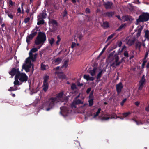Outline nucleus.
<instances>
[{"instance_id": "f257e3e1", "label": "nucleus", "mask_w": 149, "mask_h": 149, "mask_svg": "<svg viewBox=\"0 0 149 149\" xmlns=\"http://www.w3.org/2000/svg\"><path fill=\"white\" fill-rule=\"evenodd\" d=\"M38 50V49L34 48L32 49L29 53V56L25 60V63L23 64L22 66L23 69H24L25 71L27 72L30 70V68L32 66L33 67V64L31 63L32 62L36 61L37 54L35 53Z\"/></svg>"}, {"instance_id": "f03ea898", "label": "nucleus", "mask_w": 149, "mask_h": 149, "mask_svg": "<svg viewBox=\"0 0 149 149\" xmlns=\"http://www.w3.org/2000/svg\"><path fill=\"white\" fill-rule=\"evenodd\" d=\"M55 98H51L46 101L43 105V108H45L47 111H49L51 109L56 103L58 102Z\"/></svg>"}, {"instance_id": "7ed1b4c3", "label": "nucleus", "mask_w": 149, "mask_h": 149, "mask_svg": "<svg viewBox=\"0 0 149 149\" xmlns=\"http://www.w3.org/2000/svg\"><path fill=\"white\" fill-rule=\"evenodd\" d=\"M46 40L45 34L41 32L39 33L38 36L35 40V43L36 45H39L43 44Z\"/></svg>"}, {"instance_id": "20e7f679", "label": "nucleus", "mask_w": 149, "mask_h": 149, "mask_svg": "<svg viewBox=\"0 0 149 149\" xmlns=\"http://www.w3.org/2000/svg\"><path fill=\"white\" fill-rule=\"evenodd\" d=\"M38 29V28L36 27L32 31L31 33L27 37L26 41L28 44L29 43L31 40L37 33Z\"/></svg>"}, {"instance_id": "39448f33", "label": "nucleus", "mask_w": 149, "mask_h": 149, "mask_svg": "<svg viewBox=\"0 0 149 149\" xmlns=\"http://www.w3.org/2000/svg\"><path fill=\"white\" fill-rule=\"evenodd\" d=\"M149 19V13H143L139 17V18L137 19V22L146 21Z\"/></svg>"}, {"instance_id": "423d86ee", "label": "nucleus", "mask_w": 149, "mask_h": 149, "mask_svg": "<svg viewBox=\"0 0 149 149\" xmlns=\"http://www.w3.org/2000/svg\"><path fill=\"white\" fill-rule=\"evenodd\" d=\"M54 98L57 100V102H58L59 101L63 102L64 100L66 99L65 96L64 95L63 91L60 92L57 95L56 97Z\"/></svg>"}, {"instance_id": "0eeeda50", "label": "nucleus", "mask_w": 149, "mask_h": 149, "mask_svg": "<svg viewBox=\"0 0 149 149\" xmlns=\"http://www.w3.org/2000/svg\"><path fill=\"white\" fill-rule=\"evenodd\" d=\"M19 73L17 74H18V77L20 81L22 82H26L27 81L28 77L25 74L22 73H20V72Z\"/></svg>"}, {"instance_id": "6e6552de", "label": "nucleus", "mask_w": 149, "mask_h": 149, "mask_svg": "<svg viewBox=\"0 0 149 149\" xmlns=\"http://www.w3.org/2000/svg\"><path fill=\"white\" fill-rule=\"evenodd\" d=\"M121 62V61L119 60L118 56L117 55H115L112 59V66H117L119 65Z\"/></svg>"}, {"instance_id": "1a4fd4ad", "label": "nucleus", "mask_w": 149, "mask_h": 149, "mask_svg": "<svg viewBox=\"0 0 149 149\" xmlns=\"http://www.w3.org/2000/svg\"><path fill=\"white\" fill-rule=\"evenodd\" d=\"M105 70L104 69L102 68H96V74H97V79L100 78L103 73L105 72Z\"/></svg>"}, {"instance_id": "9d476101", "label": "nucleus", "mask_w": 149, "mask_h": 149, "mask_svg": "<svg viewBox=\"0 0 149 149\" xmlns=\"http://www.w3.org/2000/svg\"><path fill=\"white\" fill-rule=\"evenodd\" d=\"M127 44L129 46H131L134 44L135 40V38L134 36H130L127 39Z\"/></svg>"}, {"instance_id": "9b49d317", "label": "nucleus", "mask_w": 149, "mask_h": 149, "mask_svg": "<svg viewBox=\"0 0 149 149\" xmlns=\"http://www.w3.org/2000/svg\"><path fill=\"white\" fill-rule=\"evenodd\" d=\"M123 88V86L121 83L120 82L116 85V89L117 93V95H119L120 93L121 90Z\"/></svg>"}, {"instance_id": "f8f14e48", "label": "nucleus", "mask_w": 149, "mask_h": 149, "mask_svg": "<svg viewBox=\"0 0 149 149\" xmlns=\"http://www.w3.org/2000/svg\"><path fill=\"white\" fill-rule=\"evenodd\" d=\"M60 113L63 115V116H65L67 115L68 113V109L65 107H60Z\"/></svg>"}, {"instance_id": "ddd939ff", "label": "nucleus", "mask_w": 149, "mask_h": 149, "mask_svg": "<svg viewBox=\"0 0 149 149\" xmlns=\"http://www.w3.org/2000/svg\"><path fill=\"white\" fill-rule=\"evenodd\" d=\"M145 83V79L144 77V76L143 75L142 79L140 81L139 83V90H141L142 88L143 87L144 85V84Z\"/></svg>"}, {"instance_id": "4468645a", "label": "nucleus", "mask_w": 149, "mask_h": 149, "mask_svg": "<svg viewBox=\"0 0 149 149\" xmlns=\"http://www.w3.org/2000/svg\"><path fill=\"white\" fill-rule=\"evenodd\" d=\"M60 68L59 67H57L56 68V74H58V76L60 79H65V75L63 74L62 73H61L60 74L58 73V70Z\"/></svg>"}, {"instance_id": "2eb2a0df", "label": "nucleus", "mask_w": 149, "mask_h": 149, "mask_svg": "<svg viewBox=\"0 0 149 149\" xmlns=\"http://www.w3.org/2000/svg\"><path fill=\"white\" fill-rule=\"evenodd\" d=\"M20 72H19L18 69H16L15 68H13L9 72V74L12 76H13L15 74L16 75L17 74H19Z\"/></svg>"}, {"instance_id": "dca6fc26", "label": "nucleus", "mask_w": 149, "mask_h": 149, "mask_svg": "<svg viewBox=\"0 0 149 149\" xmlns=\"http://www.w3.org/2000/svg\"><path fill=\"white\" fill-rule=\"evenodd\" d=\"M62 59L60 58H58L53 60L52 63L54 65H57L61 63Z\"/></svg>"}, {"instance_id": "f3484780", "label": "nucleus", "mask_w": 149, "mask_h": 149, "mask_svg": "<svg viewBox=\"0 0 149 149\" xmlns=\"http://www.w3.org/2000/svg\"><path fill=\"white\" fill-rule=\"evenodd\" d=\"M49 23V25L52 26H56L57 24V23L56 21L53 19L50 20Z\"/></svg>"}, {"instance_id": "a211bd4d", "label": "nucleus", "mask_w": 149, "mask_h": 149, "mask_svg": "<svg viewBox=\"0 0 149 149\" xmlns=\"http://www.w3.org/2000/svg\"><path fill=\"white\" fill-rule=\"evenodd\" d=\"M82 103V102L80 100L78 99L77 100H75L73 101V102L72 106V107H74L75 108L76 107L75 106V105L81 104Z\"/></svg>"}, {"instance_id": "6ab92c4d", "label": "nucleus", "mask_w": 149, "mask_h": 149, "mask_svg": "<svg viewBox=\"0 0 149 149\" xmlns=\"http://www.w3.org/2000/svg\"><path fill=\"white\" fill-rule=\"evenodd\" d=\"M5 13L11 19H13V18L14 15L12 12L8 10H6L5 11Z\"/></svg>"}, {"instance_id": "aec40b11", "label": "nucleus", "mask_w": 149, "mask_h": 149, "mask_svg": "<svg viewBox=\"0 0 149 149\" xmlns=\"http://www.w3.org/2000/svg\"><path fill=\"white\" fill-rule=\"evenodd\" d=\"M84 78L87 81H93L94 79V78L92 77H90L88 75H84Z\"/></svg>"}, {"instance_id": "412c9836", "label": "nucleus", "mask_w": 149, "mask_h": 149, "mask_svg": "<svg viewBox=\"0 0 149 149\" xmlns=\"http://www.w3.org/2000/svg\"><path fill=\"white\" fill-rule=\"evenodd\" d=\"M142 44L141 42L138 40H137L135 43V47L136 49L139 50H140V47Z\"/></svg>"}, {"instance_id": "4be33fe9", "label": "nucleus", "mask_w": 149, "mask_h": 149, "mask_svg": "<svg viewBox=\"0 0 149 149\" xmlns=\"http://www.w3.org/2000/svg\"><path fill=\"white\" fill-rule=\"evenodd\" d=\"M38 25L42 24L44 23V21L43 20V19L41 18L40 17V16L38 17Z\"/></svg>"}, {"instance_id": "5701e85b", "label": "nucleus", "mask_w": 149, "mask_h": 149, "mask_svg": "<svg viewBox=\"0 0 149 149\" xmlns=\"http://www.w3.org/2000/svg\"><path fill=\"white\" fill-rule=\"evenodd\" d=\"M122 19L124 21L130 20H132L131 17L127 15H125L122 17Z\"/></svg>"}, {"instance_id": "b1692460", "label": "nucleus", "mask_w": 149, "mask_h": 149, "mask_svg": "<svg viewBox=\"0 0 149 149\" xmlns=\"http://www.w3.org/2000/svg\"><path fill=\"white\" fill-rule=\"evenodd\" d=\"M112 61V57L111 55V54L108 57V58L107 60V63L108 64H109V65L110 66L112 65V64L111 63V61Z\"/></svg>"}, {"instance_id": "393cba45", "label": "nucleus", "mask_w": 149, "mask_h": 149, "mask_svg": "<svg viewBox=\"0 0 149 149\" xmlns=\"http://www.w3.org/2000/svg\"><path fill=\"white\" fill-rule=\"evenodd\" d=\"M96 71V68L94 69L93 70H90L89 73L92 76H93L96 74L97 72Z\"/></svg>"}, {"instance_id": "a878e982", "label": "nucleus", "mask_w": 149, "mask_h": 149, "mask_svg": "<svg viewBox=\"0 0 149 149\" xmlns=\"http://www.w3.org/2000/svg\"><path fill=\"white\" fill-rule=\"evenodd\" d=\"M111 2H107L104 4V6L107 9H109L111 8Z\"/></svg>"}, {"instance_id": "bb28decb", "label": "nucleus", "mask_w": 149, "mask_h": 149, "mask_svg": "<svg viewBox=\"0 0 149 149\" xmlns=\"http://www.w3.org/2000/svg\"><path fill=\"white\" fill-rule=\"evenodd\" d=\"M18 74H17L15 77V81L14 82V84L15 85H18L19 84V82L18 80L19 78L18 77Z\"/></svg>"}, {"instance_id": "cd10ccee", "label": "nucleus", "mask_w": 149, "mask_h": 149, "mask_svg": "<svg viewBox=\"0 0 149 149\" xmlns=\"http://www.w3.org/2000/svg\"><path fill=\"white\" fill-rule=\"evenodd\" d=\"M43 90L45 91H46L48 88V83H43L42 86Z\"/></svg>"}, {"instance_id": "c85d7f7f", "label": "nucleus", "mask_w": 149, "mask_h": 149, "mask_svg": "<svg viewBox=\"0 0 149 149\" xmlns=\"http://www.w3.org/2000/svg\"><path fill=\"white\" fill-rule=\"evenodd\" d=\"M41 68L42 70H44L47 69L48 67L47 65L42 64L41 65Z\"/></svg>"}, {"instance_id": "c756f323", "label": "nucleus", "mask_w": 149, "mask_h": 149, "mask_svg": "<svg viewBox=\"0 0 149 149\" xmlns=\"http://www.w3.org/2000/svg\"><path fill=\"white\" fill-rule=\"evenodd\" d=\"M145 38L147 39L148 40H149V31L148 30H146L145 31Z\"/></svg>"}, {"instance_id": "7c9ffc66", "label": "nucleus", "mask_w": 149, "mask_h": 149, "mask_svg": "<svg viewBox=\"0 0 149 149\" xmlns=\"http://www.w3.org/2000/svg\"><path fill=\"white\" fill-rule=\"evenodd\" d=\"M49 76L47 75H45L43 77L44 81L43 83H47V81L49 79Z\"/></svg>"}, {"instance_id": "2f4dec72", "label": "nucleus", "mask_w": 149, "mask_h": 149, "mask_svg": "<svg viewBox=\"0 0 149 149\" xmlns=\"http://www.w3.org/2000/svg\"><path fill=\"white\" fill-rule=\"evenodd\" d=\"M48 41L50 44L51 45H52L54 42L55 41L54 38H50L48 39Z\"/></svg>"}, {"instance_id": "473e14b6", "label": "nucleus", "mask_w": 149, "mask_h": 149, "mask_svg": "<svg viewBox=\"0 0 149 149\" xmlns=\"http://www.w3.org/2000/svg\"><path fill=\"white\" fill-rule=\"evenodd\" d=\"M109 24L107 22H104L103 24L102 25V26L104 28H106L109 27Z\"/></svg>"}, {"instance_id": "72a5a7b5", "label": "nucleus", "mask_w": 149, "mask_h": 149, "mask_svg": "<svg viewBox=\"0 0 149 149\" xmlns=\"http://www.w3.org/2000/svg\"><path fill=\"white\" fill-rule=\"evenodd\" d=\"M47 14L45 13H40L38 16L43 19L45 18Z\"/></svg>"}, {"instance_id": "f704fd0d", "label": "nucleus", "mask_w": 149, "mask_h": 149, "mask_svg": "<svg viewBox=\"0 0 149 149\" xmlns=\"http://www.w3.org/2000/svg\"><path fill=\"white\" fill-rule=\"evenodd\" d=\"M17 87L14 86H13L10 87V88L8 89L9 91H14L17 90Z\"/></svg>"}, {"instance_id": "c9c22d12", "label": "nucleus", "mask_w": 149, "mask_h": 149, "mask_svg": "<svg viewBox=\"0 0 149 149\" xmlns=\"http://www.w3.org/2000/svg\"><path fill=\"white\" fill-rule=\"evenodd\" d=\"M126 26V25L125 24L121 25L118 28V30H120L122 29L125 28Z\"/></svg>"}, {"instance_id": "e433bc0d", "label": "nucleus", "mask_w": 149, "mask_h": 149, "mask_svg": "<svg viewBox=\"0 0 149 149\" xmlns=\"http://www.w3.org/2000/svg\"><path fill=\"white\" fill-rule=\"evenodd\" d=\"M68 65V62L67 61H65L63 65H62V68H66Z\"/></svg>"}, {"instance_id": "4c0bfd02", "label": "nucleus", "mask_w": 149, "mask_h": 149, "mask_svg": "<svg viewBox=\"0 0 149 149\" xmlns=\"http://www.w3.org/2000/svg\"><path fill=\"white\" fill-rule=\"evenodd\" d=\"M57 40L56 42V43L57 45H59V43L61 41V38H60L59 36L58 35L57 36Z\"/></svg>"}, {"instance_id": "58836bf2", "label": "nucleus", "mask_w": 149, "mask_h": 149, "mask_svg": "<svg viewBox=\"0 0 149 149\" xmlns=\"http://www.w3.org/2000/svg\"><path fill=\"white\" fill-rule=\"evenodd\" d=\"M101 109L100 108H99L98 109V111H97L96 112V113L94 115V118H95L97 116H98V115H99V113H100V111H101Z\"/></svg>"}, {"instance_id": "ea45409f", "label": "nucleus", "mask_w": 149, "mask_h": 149, "mask_svg": "<svg viewBox=\"0 0 149 149\" xmlns=\"http://www.w3.org/2000/svg\"><path fill=\"white\" fill-rule=\"evenodd\" d=\"M76 88V86L74 84H72L71 86V88L73 90L75 89Z\"/></svg>"}, {"instance_id": "a19ab883", "label": "nucleus", "mask_w": 149, "mask_h": 149, "mask_svg": "<svg viewBox=\"0 0 149 149\" xmlns=\"http://www.w3.org/2000/svg\"><path fill=\"white\" fill-rule=\"evenodd\" d=\"M130 114V112H127L123 114V116L124 117H126L128 115Z\"/></svg>"}, {"instance_id": "79ce46f5", "label": "nucleus", "mask_w": 149, "mask_h": 149, "mask_svg": "<svg viewBox=\"0 0 149 149\" xmlns=\"http://www.w3.org/2000/svg\"><path fill=\"white\" fill-rule=\"evenodd\" d=\"M89 105L90 106H92L93 103V100L92 99H91L89 100Z\"/></svg>"}, {"instance_id": "37998d69", "label": "nucleus", "mask_w": 149, "mask_h": 149, "mask_svg": "<svg viewBox=\"0 0 149 149\" xmlns=\"http://www.w3.org/2000/svg\"><path fill=\"white\" fill-rule=\"evenodd\" d=\"M126 100H127L125 98L124 100H123V101H122V102L120 103V105L122 106H123V105L124 103H125V102L126 101Z\"/></svg>"}, {"instance_id": "c03bdc74", "label": "nucleus", "mask_w": 149, "mask_h": 149, "mask_svg": "<svg viewBox=\"0 0 149 149\" xmlns=\"http://www.w3.org/2000/svg\"><path fill=\"white\" fill-rule=\"evenodd\" d=\"M110 118L108 116H105L102 118V120H108Z\"/></svg>"}, {"instance_id": "a18cd8bd", "label": "nucleus", "mask_w": 149, "mask_h": 149, "mask_svg": "<svg viewBox=\"0 0 149 149\" xmlns=\"http://www.w3.org/2000/svg\"><path fill=\"white\" fill-rule=\"evenodd\" d=\"M105 49H106V47H104L103 48L102 51V52H101L100 54H99V55L98 56V57H100L102 54L103 53L104 51L105 50Z\"/></svg>"}, {"instance_id": "49530a36", "label": "nucleus", "mask_w": 149, "mask_h": 149, "mask_svg": "<svg viewBox=\"0 0 149 149\" xmlns=\"http://www.w3.org/2000/svg\"><path fill=\"white\" fill-rule=\"evenodd\" d=\"M106 15L109 17L112 16V13L111 12H107L106 13Z\"/></svg>"}, {"instance_id": "de8ad7c7", "label": "nucleus", "mask_w": 149, "mask_h": 149, "mask_svg": "<svg viewBox=\"0 0 149 149\" xmlns=\"http://www.w3.org/2000/svg\"><path fill=\"white\" fill-rule=\"evenodd\" d=\"M76 45H78V44H76L75 42H73L72 44L71 47L72 48H73L74 47H75Z\"/></svg>"}, {"instance_id": "09e8293b", "label": "nucleus", "mask_w": 149, "mask_h": 149, "mask_svg": "<svg viewBox=\"0 0 149 149\" xmlns=\"http://www.w3.org/2000/svg\"><path fill=\"white\" fill-rule=\"evenodd\" d=\"M122 43V42L120 41H118L117 42V45L119 47H120L121 46Z\"/></svg>"}, {"instance_id": "8fccbe9b", "label": "nucleus", "mask_w": 149, "mask_h": 149, "mask_svg": "<svg viewBox=\"0 0 149 149\" xmlns=\"http://www.w3.org/2000/svg\"><path fill=\"white\" fill-rule=\"evenodd\" d=\"M124 55L125 56L128 57L129 55L128 52L127 51H125L124 53Z\"/></svg>"}, {"instance_id": "3c124183", "label": "nucleus", "mask_w": 149, "mask_h": 149, "mask_svg": "<svg viewBox=\"0 0 149 149\" xmlns=\"http://www.w3.org/2000/svg\"><path fill=\"white\" fill-rule=\"evenodd\" d=\"M30 18L29 17H28L26 18L24 20V22L25 23H27L30 20Z\"/></svg>"}, {"instance_id": "603ef678", "label": "nucleus", "mask_w": 149, "mask_h": 149, "mask_svg": "<svg viewBox=\"0 0 149 149\" xmlns=\"http://www.w3.org/2000/svg\"><path fill=\"white\" fill-rule=\"evenodd\" d=\"M18 13H19V15L21 12V10L20 7H19L17 9Z\"/></svg>"}, {"instance_id": "864d4df0", "label": "nucleus", "mask_w": 149, "mask_h": 149, "mask_svg": "<svg viewBox=\"0 0 149 149\" xmlns=\"http://www.w3.org/2000/svg\"><path fill=\"white\" fill-rule=\"evenodd\" d=\"M82 37H83V36L82 35H81L80 34V35H79V36L78 37V38L79 40H81V39Z\"/></svg>"}, {"instance_id": "5fc2aeb1", "label": "nucleus", "mask_w": 149, "mask_h": 149, "mask_svg": "<svg viewBox=\"0 0 149 149\" xmlns=\"http://www.w3.org/2000/svg\"><path fill=\"white\" fill-rule=\"evenodd\" d=\"M112 38V35H110L108 37V38L107 41L111 39Z\"/></svg>"}, {"instance_id": "6e6d98bb", "label": "nucleus", "mask_w": 149, "mask_h": 149, "mask_svg": "<svg viewBox=\"0 0 149 149\" xmlns=\"http://www.w3.org/2000/svg\"><path fill=\"white\" fill-rule=\"evenodd\" d=\"M140 34H141V32L140 31H138L137 34V37H139V36H140Z\"/></svg>"}, {"instance_id": "4d7b16f0", "label": "nucleus", "mask_w": 149, "mask_h": 149, "mask_svg": "<svg viewBox=\"0 0 149 149\" xmlns=\"http://www.w3.org/2000/svg\"><path fill=\"white\" fill-rule=\"evenodd\" d=\"M91 91V88H89L86 91V92L87 93H88Z\"/></svg>"}, {"instance_id": "13d9d810", "label": "nucleus", "mask_w": 149, "mask_h": 149, "mask_svg": "<svg viewBox=\"0 0 149 149\" xmlns=\"http://www.w3.org/2000/svg\"><path fill=\"white\" fill-rule=\"evenodd\" d=\"M9 3L10 5H13V3L11 0H10L9 1Z\"/></svg>"}, {"instance_id": "bf43d9fd", "label": "nucleus", "mask_w": 149, "mask_h": 149, "mask_svg": "<svg viewBox=\"0 0 149 149\" xmlns=\"http://www.w3.org/2000/svg\"><path fill=\"white\" fill-rule=\"evenodd\" d=\"M146 61H144L142 64V65L143 67L145 65V63H146Z\"/></svg>"}, {"instance_id": "052dcab7", "label": "nucleus", "mask_w": 149, "mask_h": 149, "mask_svg": "<svg viewBox=\"0 0 149 149\" xmlns=\"http://www.w3.org/2000/svg\"><path fill=\"white\" fill-rule=\"evenodd\" d=\"M86 11L87 13H88L90 12V10L89 9L87 8L86 9Z\"/></svg>"}, {"instance_id": "680f3d73", "label": "nucleus", "mask_w": 149, "mask_h": 149, "mask_svg": "<svg viewBox=\"0 0 149 149\" xmlns=\"http://www.w3.org/2000/svg\"><path fill=\"white\" fill-rule=\"evenodd\" d=\"M126 47L125 46H124L122 48L121 50V51H123L124 49H125Z\"/></svg>"}, {"instance_id": "e2e57ef3", "label": "nucleus", "mask_w": 149, "mask_h": 149, "mask_svg": "<svg viewBox=\"0 0 149 149\" xmlns=\"http://www.w3.org/2000/svg\"><path fill=\"white\" fill-rule=\"evenodd\" d=\"M145 109L147 111H149V105L148 107L146 108Z\"/></svg>"}, {"instance_id": "0e129e2a", "label": "nucleus", "mask_w": 149, "mask_h": 149, "mask_svg": "<svg viewBox=\"0 0 149 149\" xmlns=\"http://www.w3.org/2000/svg\"><path fill=\"white\" fill-rule=\"evenodd\" d=\"M135 104L136 106H138L139 104V102H136L135 103Z\"/></svg>"}, {"instance_id": "69168bd1", "label": "nucleus", "mask_w": 149, "mask_h": 149, "mask_svg": "<svg viewBox=\"0 0 149 149\" xmlns=\"http://www.w3.org/2000/svg\"><path fill=\"white\" fill-rule=\"evenodd\" d=\"M148 54V53L146 52V54L145 55V59L147 57Z\"/></svg>"}, {"instance_id": "338daca9", "label": "nucleus", "mask_w": 149, "mask_h": 149, "mask_svg": "<svg viewBox=\"0 0 149 149\" xmlns=\"http://www.w3.org/2000/svg\"><path fill=\"white\" fill-rule=\"evenodd\" d=\"M146 67L148 68H149V61L147 63Z\"/></svg>"}, {"instance_id": "774afa93", "label": "nucleus", "mask_w": 149, "mask_h": 149, "mask_svg": "<svg viewBox=\"0 0 149 149\" xmlns=\"http://www.w3.org/2000/svg\"><path fill=\"white\" fill-rule=\"evenodd\" d=\"M109 43H107V45L104 47H106V49L107 48L108 46L109 45Z\"/></svg>"}]
</instances>
